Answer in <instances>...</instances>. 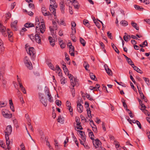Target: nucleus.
Here are the masks:
<instances>
[{"instance_id":"nucleus-17","label":"nucleus","mask_w":150,"mask_h":150,"mask_svg":"<svg viewBox=\"0 0 150 150\" xmlns=\"http://www.w3.org/2000/svg\"><path fill=\"white\" fill-rule=\"evenodd\" d=\"M74 81L73 79H70V80L71 85L72 86L73 88L74 87L76 83V82H77V81L76 79H75L74 78Z\"/></svg>"},{"instance_id":"nucleus-58","label":"nucleus","mask_w":150,"mask_h":150,"mask_svg":"<svg viewBox=\"0 0 150 150\" xmlns=\"http://www.w3.org/2000/svg\"><path fill=\"white\" fill-rule=\"evenodd\" d=\"M71 37L72 38V39L74 42H75L76 41V40L75 38V37L74 36H72L71 34Z\"/></svg>"},{"instance_id":"nucleus-32","label":"nucleus","mask_w":150,"mask_h":150,"mask_svg":"<svg viewBox=\"0 0 150 150\" xmlns=\"http://www.w3.org/2000/svg\"><path fill=\"white\" fill-rule=\"evenodd\" d=\"M57 121L58 122L62 124H63L64 122V119L62 118L61 117V116H60L58 117L57 119Z\"/></svg>"},{"instance_id":"nucleus-14","label":"nucleus","mask_w":150,"mask_h":150,"mask_svg":"<svg viewBox=\"0 0 150 150\" xmlns=\"http://www.w3.org/2000/svg\"><path fill=\"white\" fill-rule=\"evenodd\" d=\"M79 132V134L81 135V137L83 141L85 142L86 140L85 135L84 132L82 131L78 130Z\"/></svg>"},{"instance_id":"nucleus-48","label":"nucleus","mask_w":150,"mask_h":150,"mask_svg":"<svg viewBox=\"0 0 150 150\" xmlns=\"http://www.w3.org/2000/svg\"><path fill=\"white\" fill-rule=\"evenodd\" d=\"M71 29L72 30V32L71 35L73 36L76 33V30L75 28H72Z\"/></svg>"},{"instance_id":"nucleus-21","label":"nucleus","mask_w":150,"mask_h":150,"mask_svg":"<svg viewBox=\"0 0 150 150\" xmlns=\"http://www.w3.org/2000/svg\"><path fill=\"white\" fill-rule=\"evenodd\" d=\"M26 66L30 70H31L33 69V67L32 63L31 62H28L27 64H25Z\"/></svg>"},{"instance_id":"nucleus-22","label":"nucleus","mask_w":150,"mask_h":150,"mask_svg":"<svg viewBox=\"0 0 150 150\" xmlns=\"http://www.w3.org/2000/svg\"><path fill=\"white\" fill-rule=\"evenodd\" d=\"M111 46L113 49L115 51L117 52V54H119V51L118 49H117L116 46L113 43H111Z\"/></svg>"},{"instance_id":"nucleus-46","label":"nucleus","mask_w":150,"mask_h":150,"mask_svg":"<svg viewBox=\"0 0 150 150\" xmlns=\"http://www.w3.org/2000/svg\"><path fill=\"white\" fill-rule=\"evenodd\" d=\"M141 106V108H140V109L142 111H143L144 110H145V109L146 108V107L145 105L143 104H142L140 105Z\"/></svg>"},{"instance_id":"nucleus-18","label":"nucleus","mask_w":150,"mask_h":150,"mask_svg":"<svg viewBox=\"0 0 150 150\" xmlns=\"http://www.w3.org/2000/svg\"><path fill=\"white\" fill-rule=\"evenodd\" d=\"M132 67L133 68L134 70H135L137 72L140 74H142L143 73V72L141 70L136 66H135L134 65V66H132Z\"/></svg>"},{"instance_id":"nucleus-34","label":"nucleus","mask_w":150,"mask_h":150,"mask_svg":"<svg viewBox=\"0 0 150 150\" xmlns=\"http://www.w3.org/2000/svg\"><path fill=\"white\" fill-rule=\"evenodd\" d=\"M24 61L25 64H27V63L28 62H30V61L28 58L27 56L25 57L24 59Z\"/></svg>"},{"instance_id":"nucleus-52","label":"nucleus","mask_w":150,"mask_h":150,"mask_svg":"<svg viewBox=\"0 0 150 150\" xmlns=\"http://www.w3.org/2000/svg\"><path fill=\"white\" fill-rule=\"evenodd\" d=\"M136 124L138 126L139 129H141L142 128V126L140 122L138 120H136Z\"/></svg>"},{"instance_id":"nucleus-51","label":"nucleus","mask_w":150,"mask_h":150,"mask_svg":"<svg viewBox=\"0 0 150 150\" xmlns=\"http://www.w3.org/2000/svg\"><path fill=\"white\" fill-rule=\"evenodd\" d=\"M65 79H64V78L62 77V78L60 80L61 83L63 84H64L65 83Z\"/></svg>"},{"instance_id":"nucleus-15","label":"nucleus","mask_w":150,"mask_h":150,"mask_svg":"<svg viewBox=\"0 0 150 150\" xmlns=\"http://www.w3.org/2000/svg\"><path fill=\"white\" fill-rule=\"evenodd\" d=\"M60 8L62 13H64V3L62 1L60 3Z\"/></svg>"},{"instance_id":"nucleus-33","label":"nucleus","mask_w":150,"mask_h":150,"mask_svg":"<svg viewBox=\"0 0 150 150\" xmlns=\"http://www.w3.org/2000/svg\"><path fill=\"white\" fill-rule=\"evenodd\" d=\"M50 1L51 4H52L54 7H55L56 8L57 7V6L56 4L55 0H50Z\"/></svg>"},{"instance_id":"nucleus-64","label":"nucleus","mask_w":150,"mask_h":150,"mask_svg":"<svg viewBox=\"0 0 150 150\" xmlns=\"http://www.w3.org/2000/svg\"><path fill=\"white\" fill-rule=\"evenodd\" d=\"M66 105L67 107H69L71 106V103L68 101H67L66 103Z\"/></svg>"},{"instance_id":"nucleus-31","label":"nucleus","mask_w":150,"mask_h":150,"mask_svg":"<svg viewBox=\"0 0 150 150\" xmlns=\"http://www.w3.org/2000/svg\"><path fill=\"white\" fill-rule=\"evenodd\" d=\"M128 63L131 65L132 66H134V64L133 62L132 61V60L129 58H128L127 59H126Z\"/></svg>"},{"instance_id":"nucleus-13","label":"nucleus","mask_w":150,"mask_h":150,"mask_svg":"<svg viewBox=\"0 0 150 150\" xmlns=\"http://www.w3.org/2000/svg\"><path fill=\"white\" fill-rule=\"evenodd\" d=\"M70 47H69V52L71 56H74V47L72 45H71Z\"/></svg>"},{"instance_id":"nucleus-57","label":"nucleus","mask_w":150,"mask_h":150,"mask_svg":"<svg viewBox=\"0 0 150 150\" xmlns=\"http://www.w3.org/2000/svg\"><path fill=\"white\" fill-rule=\"evenodd\" d=\"M48 40L50 42H52L55 41V40L53 39L52 38L51 36L49 37Z\"/></svg>"},{"instance_id":"nucleus-43","label":"nucleus","mask_w":150,"mask_h":150,"mask_svg":"<svg viewBox=\"0 0 150 150\" xmlns=\"http://www.w3.org/2000/svg\"><path fill=\"white\" fill-rule=\"evenodd\" d=\"M71 91L73 97H74L75 94V90L73 88H71Z\"/></svg>"},{"instance_id":"nucleus-44","label":"nucleus","mask_w":150,"mask_h":150,"mask_svg":"<svg viewBox=\"0 0 150 150\" xmlns=\"http://www.w3.org/2000/svg\"><path fill=\"white\" fill-rule=\"evenodd\" d=\"M143 79H144V80L145 81L147 85H149V79L148 78L146 77H143Z\"/></svg>"},{"instance_id":"nucleus-3","label":"nucleus","mask_w":150,"mask_h":150,"mask_svg":"<svg viewBox=\"0 0 150 150\" xmlns=\"http://www.w3.org/2000/svg\"><path fill=\"white\" fill-rule=\"evenodd\" d=\"M25 48L27 51V53L30 56L34 55L35 52V50L33 47H30L28 48L26 47V45H25Z\"/></svg>"},{"instance_id":"nucleus-60","label":"nucleus","mask_w":150,"mask_h":150,"mask_svg":"<svg viewBox=\"0 0 150 150\" xmlns=\"http://www.w3.org/2000/svg\"><path fill=\"white\" fill-rule=\"evenodd\" d=\"M55 69H56V70H57V71H61V69H60L59 66L57 65L56 66Z\"/></svg>"},{"instance_id":"nucleus-50","label":"nucleus","mask_w":150,"mask_h":150,"mask_svg":"<svg viewBox=\"0 0 150 150\" xmlns=\"http://www.w3.org/2000/svg\"><path fill=\"white\" fill-rule=\"evenodd\" d=\"M56 104L58 106H60L61 105V102L59 100H56Z\"/></svg>"},{"instance_id":"nucleus-12","label":"nucleus","mask_w":150,"mask_h":150,"mask_svg":"<svg viewBox=\"0 0 150 150\" xmlns=\"http://www.w3.org/2000/svg\"><path fill=\"white\" fill-rule=\"evenodd\" d=\"M35 39L36 42L39 44L41 42V38L39 36V33H36V34L35 35Z\"/></svg>"},{"instance_id":"nucleus-25","label":"nucleus","mask_w":150,"mask_h":150,"mask_svg":"<svg viewBox=\"0 0 150 150\" xmlns=\"http://www.w3.org/2000/svg\"><path fill=\"white\" fill-rule=\"evenodd\" d=\"M120 24L123 26H126L128 25V22L125 20H122L120 22Z\"/></svg>"},{"instance_id":"nucleus-28","label":"nucleus","mask_w":150,"mask_h":150,"mask_svg":"<svg viewBox=\"0 0 150 150\" xmlns=\"http://www.w3.org/2000/svg\"><path fill=\"white\" fill-rule=\"evenodd\" d=\"M83 23L86 26L88 27H89V23H88V21L87 20L84 19L83 21Z\"/></svg>"},{"instance_id":"nucleus-19","label":"nucleus","mask_w":150,"mask_h":150,"mask_svg":"<svg viewBox=\"0 0 150 150\" xmlns=\"http://www.w3.org/2000/svg\"><path fill=\"white\" fill-rule=\"evenodd\" d=\"M131 25L134 27L136 30H138L139 29V26H137V24L135 23L132 21L131 23Z\"/></svg>"},{"instance_id":"nucleus-20","label":"nucleus","mask_w":150,"mask_h":150,"mask_svg":"<svg viewBox=\"0 0 150 150\" xmlns=\"http://www.w3.org/2000/svg\"><path fill=\"white\" fill-rule=\"evenodd\" d=\"M8 35V38H9V40L11 42L12 41V38H11L13 34L11 32H9L8 31V33H7Z\"/></svg>"},{"instance_id":"nucleus-49","label":"nucleus","mask_w":150,"mask_h":150,"mask_svg":"<svg viewBox=\"0 0 150 150\" xmlns=\"http://www.w3.org/2000/svg\"><path fill=\"white\" fill-rule=\"evenodd\" d=\"M142 112H143L146 115H147L148 116H150V113L147 110H145L143 111Z\"/></svg>"},{"instance_id":"nucleus-29","label":"nucleus","mask_w":150,"mask_h":150,"mask_svg":"<svg viewBox=\"0 0 150 150\" xmlns=\"http://www.w3.org/2000/svg\"><path fill=\"white\" fill-rule=\"evenodd\" d=\"M79 40L80 43L83 45V46H84L86 44V41L83 38L81 37L80 38Z\"/></svg>"},{"instance_id":"nucleus-11","label":"nucleus","mask_w":150,"mask_h":150,"mask_svg":"<svg viewBox=\"0 0 150 150\" xmlns=\"http://www.w3.org/2000/svg\"><path fill=\"white\" fill-rule=\"evenodd\" d=\"M55 7H54L52 4L50 5V11H51L52 13L54 14V16H56V10L55 9Z\"/></svg>"},{"instance_id":"nucleus-35","label":"nucleus","mask_w":150,"mask_h":150,"mask_svg":"<svg viewBox=\"0 0 150 150\" xmlns=\"http://www.w3.org/2000/svg\"><path fill=\"white\" fill-rule=\"evenodd\" d=\"M4 117L6 118H10L12 117V114H8V112H7L5 114Z\"/></svg>"},{"instance_id":"nucleus-54","label":"nucleus","mask_w":150,"mask_h":150,"mask_svg":"<svg viewBox=\"0 0 150 150\" xmlns=\"http://www.w3.org/2000/svg\"><path fill=\"white\" fill-rule=\"evenodd\" d=\"M102 126L103 130L104 131H106V129L105 127V124L104 122H103L102 124Z\"/></svg>"},{"instance_id":"nucleus-36","label":"nucleus","mask_w":150,"mask_h":150,"mask_svg":"<svg viewBox=\"0 0 150 150\" xmlns=\"http://www.w3.org/2000/svg\"><path fill=\"white\" fill-rule=\"evenodd\" d=\"M52 23L53 24V28H54L55 30L57 29V25L56 23L53 20L52 21Z\"/></svg>"},{"instance_id":"nucleus-23","label":"nucleus","mask_w":150,"mask_h":150,"mask_svg":"<svg viewBox=\"0 0 150 150\" xmlns=\"http://www.w3.org/2000/svg\"><path fill=\"white\" fill-rule=\"evenodd\" d=\"M88 130L90 131V132H89V136L90 137L91 139L92 140H93L94 139L93 137H94V135L93 134V133L89 129H88Z\"/></svg>"},{"instance_id":"nucleus-2","label":"nucleus","mask_w":150,"mask_h":150,"mask_svg":"<svg viewBox=\"0 0 150 150\" xmlns=\"http://www.w3.org/2000/svg\"><path fill=\"white\" fill-rule=\"evenodd\" d=\"M39 30L40 33H43L45 30V26L44 24H42L40 26V28L37 26L36 27V33H39V32L38 31Z\"/></svg>"},{"instance_id":"nucleus-10","label":"nucleus","mask_w":150,"mask_h":150,"mask_svg":"<svg viewBox=\"0 0 150 150\" xmlns=\"http://www.w3.org/2000/svg\"><path fill=\"white\" fill-rule=\"evenodd\" d=\"M83 107L81 104L79 102H78L77 104V109L79 113H81L83 112Z\"/></svg>"},{"instance_id":"nucleus-27","label":"nucleus","mask_w":150,"mask_h":150,"mask_svg":"<svg viewBox=\"0 0 150 150\" xmlns=\"http://www.w3.org/2000/svg\"><path fill=\"white\" fill-rule=\"evenodd\" d=\"M19 86L21 89L22 91L23 92V93L24 94H26V91L25 88L23 86L22 84V83H19Z\"/></svg>"},{"instance_id":"nucleus-9","label":"nucleus","mask_w":150,"mask_h":150,"mask_svg":"<svg viewBox=\"0 0 150 150\" xmlns=\"http://www.w3.org/2000/svg\"><path fill=\"white\" fill-rule=\"evenodd\" d=\"M17 20L15 21L14 22L11 23V25L12 30L14 31L17 30L16 25L17 23Z\"/></svg>"},{"instance_id":"nucleus-37","label":"nucleus","mask_w":150,"mask_h":150,"mask_svg":"<svg viewBox=\"0 0 150 150\" xmlns=\"http://www.w3.org/2000/svg\"><path fill=\"white\" fill-rule=\"evenodd\" d=\"M90 76L91 78L92 79L94 80L95 81L96 80L95 79H96L95 76V75H93V73H90Z\"/></svg>"},{"instance_id":"nucleus-30","label":"nucleus","mask_w":150,"mask_h":150,"mask_svg":"<svg viewBox=\"0 0 150 150\" xmlns=\"http://www.w3.org/2000/svg\"><path fill=\"white\" fill-rule=\"evenodd\" d=\"M86 110H87V113L88 114V117L90 118H92V116L91 113V110H90V108H88V109H87Z\"/></svg>"},{"instance_id":"nucleus-53","label":"nucleus","mask_w":150,"mask_h":150,"mask_svg":"<svg viewBox=\"0 0 150 150\" xmlns=\"http://www.w3.org/2000/svg\"><path fill=\"white\" fill-rule=\"evenodd\" d=\"M29 7L32 9H33L34 7V5L33 3H29L28 4Z\"/></svg>"},{"instance_id":"nucleus-56","label":"nucleus","mask_w":150,"mask_h":150,"mask_svg":"<svg viewBox=\"0 0 150 150\" xmlns=\"http://www.w3.org/2000/svg\"><path fill=\"white\" fill-rule=\"evenodd\" d=\"M107 35L108 36V37L110 38V39H112V34L111 33H110V32L109 31H108L107 33Z\"/></svg>"},{"instance_id":"nucleus-1","label":"nucleus","mask_w":150,"mask_h":150,"mask_svg":"<svg viewBox=\"0 0 150 150\" xmlns=\"http://www.w3.org/2000/svg\"><path fill=\"white\" fill-rule=\"evenodd\" d=\"M43 94L42 93H39V98L40 102L45 106L47 105V99L44 97Z\"/></svg>"},{"instance_id":"nucleus-45","label":"nucleus","mask_w":150,"mask_h":150,"mask_svg":"<svg viewBox=\"0 0 150 150\" xmlns=\"http://www.w3.org/2000/svg\"><path fill=\"white\" fill-rule=\"evenodd\" d=\"M8 111L7 110L4 109H3L2 110V115L3 116L5 115V114L7 113V112H8Z\"/></svg>"},{"instance_id":"nucleus-42","label":"nucleus","mask_w":150,"mask_h":150,"mask_svg":"<svg viewBox=\"0 0 150 150\" xmlns=\"http://www.w3.org/2000/svg\"><path fill=\"white\" fill-rule=\"evenodd\" d=\"M48 65L49 67L52 69L53 70H55V69L53 65L51 63H49L48 64Z\"/></svg>"},{"instance_id":"nucleus-55","label":"nucleus","mask_w":150,"mask_h":150,"mask_svg":"<svg viewBox=\"0 0 150 150\" xmlns=\"http://www.w3.org/2000/svg\"><path fill=\"white\" fill-rule=\"evenodd\" d=\"M5 103L4 102H3L0 101V108H2L5 106L6 105V104L5 105Z\"/></svg>"},{"instance_id":"nucleus-38","label":"nucleus","mask_w":150,"mask_h":150,"mask_svg":"<svg viewBox=\"0 0 150 150\" xmlns=\"http://www.w3.org/2000/svg\"><path fill=\"white\" fill-rule=\"evenodd\" d=\"M75 119H76V122L77 123V124H76L77 125L79 126L81 124V122H79V121H80L79 118L78 117H76Z\"/></svg>"},{"instance_id":"nucleus-8","label":"nucleus","mask_w":150,"mask_h":150,"mask_svg":"<svg viewBox=\"0 0 150 150\" xmlns=\"http://www.w3.org/2000/svg\"><path fill=\"white\" fill-rule=\"evenodd\" d=\"M90 121V125L92 128V130L94 132H96L97 129L96 126L95 125L93 121L92 120H89Z\"/></svg>"},{"instance_id":"nucleus-61","label":"nucleus","mask_w":150,"mask_h":150,"mask_svg":"<svg viewBox=\"0 0 150 150\" xmlns=\"http://www.w3.org/2000/svg\"><path fill=\"white\" fill-rule=\"evenodd\" d=\"M126 118L127 119V120L129 122V123L132 125V123L131 121L132 120H130V119L129 118V117L128 116H126Z\"/></svg>"},{"instance_id":"nucleus-62","label":"nucleus","mask_w":150,"mask_h":150,"mask_svg":"<svg viewBox=\"0 0 150 150\" xmlns=\"http://www.w3.org/2000/svg\"><path fill=\"white\" fill-rule=\"evenodd\" d=\"M146 134L149 139V141L150 142V132L149 131L147 132Z\"/></svg>"},{"instance_id":"nucleus-6","label":"nucleus","mask_w":150,"mask_h":150,"mask_svg":"<svg viewBox=\"0 0 150 150\" xmlns=\"http://www.w3.org/2000/svg\"><path fill=\"white\" fill-rule=\"evenodd\" d=\"M42 12L43 14L45 16H52V14L49 11H47L45 7H42Z\"/></svg>"},{"instance_id":"nucleus-4","label":"nucleus","mask_w":150,"mask_h":150,"mask_svg":"<svg viewBox=\"0 0 150 150\" xmlns=\"http://www.w3.org/2000/svg\"><path fill=\"white\" fill-rule=\"evenodd\" d=\"M6 29L5 27L3 26L2 24L0 23V31L4 37L7 36V34L6 33Z\"/></svg>"},{"instance_id":"nucleus-63","label":"nucleus","mask_w":150,"mask_h":150,"mask_svg":"<svg viewBox=\"0 0 150 150\" xmlns=\"http://www.w3.org/2000/svg\"><path fill=\"white\" fill-rule=\"evenodd\" d=\"M35 25H38L40 24V22L39 21V18H36V22H35Z\"/></svg>"},{"instance_id":"nucleus-39","label":"nucleus","mask_w":150,"mask_h":150,"mask_svg":"<svg viewBox=\"0 0 150 150\" xmlns=\"http://www.w3.org/2000/svg\"><path fill=\"white\" fill-rule=\"evenodd\" d=\"M86 96L87 98L90 100H94V99L92 98L90 95L89 94L87 93Z\"/></svg>"},{"instance_id":"nucleus-24","label":"nucleus","mask_w":150,"mask_h":150,"mask_svg":"<svg viewBox=\"0 0 150 150\" xmlns=\"http://www.w3.org/2000/svg\"><path fill=\"white\" fill-rule=\"evenodd\" d=\"M24 26L26 28H29L31 27H34V25L33 23H27L25 24Z\"/></svg>"},{"instance_id":"nucleus-7","label":"nucleus","mask_w":150,"mask_h":150,"mask_svg":"<svg viewBox=\"0 0 150 150\" xmlns=\"http://www.w3.org/2000/svg\"><path fill=\"white\" fill-rule=\"evenodd\" d=\"M12 131V128L11 125L8 126L5 132V135L8 134V136L11 134Z\"/></svg>"},{"instance_id":"nucleus-16","label":"nucleus","mask_w":150,"mask_h":150,"mask_svg":"<svg viewBox=\"0 0 150 150\" xmlns=\"http://www.w3.org/2000/svg\"><path fill=\"white\" fill-rule=\"evenodd\" d=\"M5 138L6 139V144L7 146L8 149H9L10 148L9 147V145L10 144V141L9 140V137L8 136V134H6Z\"/></svg>"},{"instance_id":"nucleus-40","label":"nucleus","mask_w":150,"mask_h":150,"mask_svg":"<svg viewBox=\"0 0 150 150\" xmlns=\"http://www.w3.org/2000/svg\"><path fill=\"white\" fill-rule=\"evenodd\" d=\"M47 96H48V97L49 98L48 99L49 101L51 103L53 102V98L52 97L50 93L49 94H48V95H47Z\"/></svg>"},{"instance_id":"nucleus-59","label":"nucleus","mask_w":150,"mask_h":150,"mask_svg":"<svg viewBox=\"0 0 150 150\" xmlns=\"http://www.w3.org/2000/svg\"><path fill=\"white\" fill-rule=\"evenodd\" d=\"M19 97L22 103L23 104L24 103V101L23 100V98L22 97V96H19Z\"/></svg>"},{"instance_id":"nucleus-41","label":"nucleus","mask_w":150,"mask_h":150,"mask_svg":"<svg viewBox=\"0 0 150 150\" xmlns=\"http://www.w3.org/2000/svg\"><path fill=\"white\" fill-rule=\"evenodd\" d=\"M68 109L69 110V112H70V114L71 115H73V109L71 108V106H69V107H67Z\"/></svg>"},{"instance_id":"nucleus-47","label":"nucleus","mask_w":150,"mask_h":150,"mask_svg":"<svg viewBox=\"0 0 150 150\" xmlns=\"http://www.w3.org/2000/svg\"><path fill=\"white\" fill-rule=\"evenodd\" d=\"M107 73L109 75H112V72L111 70H110L109 69H108L107 70V71H106Z\"/></svg>"},{"instance_id":"nucleus-26","label":"nucleus","mask_w":150,"mask_h":150,"mask_svg":"<svg viewBox=\"0 0 150 150\" xmlns=\"http://www.w3.org/2000/svg\"><path fill=\"white\" fill-rule=\"evenodd\" d=\"M134 6L136 9L139 10L143 11L144 9L143 8L137 5H135Z\"/></svg>"},{"instance_id":"nucleus-5","label":"nucleus","mask_w":150,"mask_h":150,"mask_svg":"<svg viewBox=\"0 0 150 150\" xmlns=\"http://www.w3.org/2000/svg\"><path fill=\"white\" fill-rule=\"evenodd\" d=\"M93 145L96 149L101 144V142L98 139L93 140Z\"/></svg>"}]
</instances>
